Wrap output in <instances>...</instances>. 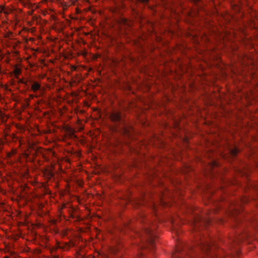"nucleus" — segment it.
Masks as SVG:
<instances>
[{
    "mask_svg": "<svg viewBox=\"0 0 258 258\" xmlns=\"http://www.w3.org/2000/svg\"><path fill=\"white\" fill-rule=\"evenodd\" d=\"M210 223H211V220L209 219L204 220V221H203V224L205 226L210 224Z\"/></svg>",
    "mask_w": 258,
    "mask_h": 258,
    "instance_id": "6e6552de",
    "label": "nucleus"
},
{
    "mask_svg": "<svg viewBox=\"0 0 258 258\" xmlns=\"http://www.w3.org/2000/svg\"><path fill=\"white\" fill-rule=\"evenodd\" d=\"M235 212H236V213H237V214L239 213V212L238 210H236V211Z\"/></svg>",
    "mask_w": 258,
    "mask_h": 258,
    "instance_id": "a211bd4d",
    "label": "nucleus"
},
{
    "mask_svg": "<svg viewBox=\"0 0 258 258\" xmlns=\"http://www.w3.org/2000/svg\"><path fill=\"white\" fill-rule=\"evenodd\" d=\"M194 37H195V38L196 37V34H195ZM195 44H196V40L195 39Z\"/></svg>",
    "mask_w": 258,
    "mask_h": 258,
    "instance_id": "5701e85b",
    "label": "nucleus"
},
{
    "mask_svg": "<svg viewBox=\"0 0 258 258\" xmlns=\"http://www.w3.org/2000/svg\"><path fill=\"white\" fill-rule=\"evenodd\" d=\"M155 229V226L152 227L149 225L144 226L143 230V235L145 236V239L146 241L151 245H153L154 243V238L156 237L154 230Z\"/></svg>",
    "mask_w": 258,
    "mask_h": 258,
    "instance_id": "f03ea898",
    "label": "nucleus"
},
{
    "mask_svg": "<svg viewBox=\"0 0 258 258\" xmlns=\"http://www.w3.org/2000/svg\"><path fill=\"white\" fill-rule=\"evenodd\" d=\"M145 223H147V224L145 226H148L149 224V225L151 226L150 225L151 224L149 222H147V221H145Z\"/></svg>",
    "mask_w": 258,
    "mask_h": 258,
    "instance_id": "ddd939ff",
    "label": "nucleus"
},
{
    "mask_svg": "<svg viewBox=\"0 0 258 258\" xmlns=\"http://www.w3.org/2000/svg\"><path fill=\"white\" fill-rule=\"evenodd\" d=\"M30 97L31 98H33L35 97V96L34 95H30Z\"/></svg>",
    "mask_w": 258,
    "mask_h": 258,
    "instance_id": "2eb2a0df",
    "label": "nucleus"
},
{
    "mask_svg": "<svg viewBox=\"0 0 258 258\" xmlns=\"http://www.w3.org/2000/svg\"><path fill=\"white\" fill-rule=\"evenodd\" d=\"M21 73V70L20 68L18 67H16L14 70V73L16 77L17 78V76L19 75Z\"/></svg>",
    "mask_w": 258,
    "mask_h": 258,
    "instance_id": "423d86ee",
    "label": "nucleus"
},
{
    "mask_svg": "<svg viewBox=\"0 0 258 258\" xmlns=\"http://www.w3.org/2000/svg\"><path fill=\"white\" fill-rule=\"evenodd\" d=\"M237 220V223H240V221H239V219H238V220Z\"/></svg>",
    "mask_w": 258,
    "mask_h": 258,
    "instance_id": "412c9836",
    "label": "nucleus"
},
{
    "mask_svg": "<svg viewBox=\"0 0 258 258\" xmlns=\"http://www.w3.org/2000/svg\"><path fill=\"white\" fill-rule=\"evenodd\" d=\"M109 117L112 121L116 123V130L117 132L124 136L131 137L133 132V128L124 122L121 112L113 111L110 113Z\"/></svg>",
    "mask_w": 258,
    "mask_h": 258,
    "instance_id": "f257e3e1",
    "label": "nucleus"
},
{
    "mask_svg": "<svg viewBox=\"0 0 258 258\" xmlns=\"http://www.w3.org/2000/svg\"><path fill=\"white\" fill-rule=\"evenodd\" d=\"M194 14H195V16H196V10H195Z\"/></svg>",
    "mask_w": 258,
    "mask_h": 258,
    "instance_id": "393cba45",
    "label": "nucleus"
},
{
    "mask_svg": "<svg viewBox=\"0 0 258 258\" xmlns=\"http://www.w3.org/2000/svg\"><path fill=\"white\" fill-rule=\"evenodd\" d=\"M180 251V249L179 248H178V249H176V252L177 253H179Z\"/></svg>",
    "mask_w": 258,
    "mask_h": 258,
    "instance_id": "4468645a",
    "label": "nucleus"
},
{
    "mask_svg": "<svg viewBox=\"0 0 258 258\" xmlns=\"http://www.w3.org/2000/svg\"><path fill=\"white\" fill-rule=\"evenodd\" d=\"M180 256H181L180 255H178V254H176H176H174L172 256L173 258H180Z\"/></svg>",
    "mask_w": 258,
    "mask_h": 258,
    "instance_id": "1a4fd4ad",
    "label": "nucleus"
},
{
    "mask_svg": "<svg viewBox=\"0 0 258 258\" xmlns=\"http://www.w3.org/2000/svg\"><path fill=\"white\" fill-rule=\"evenodd\" d=\"M2 11H4V13L5 14H8V13L7 12H6V11H4V8H3V9H2Z\"/></svg>",
    "mask_w": 258,
    "mask_h": 258,
    "instance_id": "f8f14e48",
    "label": "nucleus"
},
{
    "mask_svg": "<svg viewBox=\"0 0 258 258\" xmlns=\"http://www.w3.org/2000/svg\"><path fill=\"white\" fill-rule=\"evenodd\" d=\"M137 258H144L142 255H139L137 256Z\"/></svg>",
    "mask_w": 258,
    "mask_h": 258,
    "instance_id": "dca6fc26",
    "label": "nucleus"
},
{
    "mask_svg": "<svg viewBox=\"0 0 258 258\" xmlns=\"http://www.w3.org/2000/svg\"><path fill=\"white\" fill-rule=\"evenodd\" d=\"M219 163L215 160L212 159L209 163L207 167V170L212 176H214L215 172V168H218Z\"/></svg>",
    "mask_w": 258,
    "mask_h": 258,
    "instance_id": "7ed1b4c3",
    "label": "nucleus"
},
{
    "mask_svg": "<svg viewBox=\"0 0 258 258\" xmlns=\"http://www.w3.org/2000/svg\"><path fill=\"white\" fill-rule=\"evenodd\" d=\"M40 88V84L36 82H34L31 86V89L34 92H36L38 90H39Z\"/></svg>",
    "mask_w": 258,
    "mask_h": 258,
    "instance_id": "20e7f679",
    "label": "nucleus"
},
{
    "mask_svg": "<svg viewBox=\"0 0 258 258\" xmlns=\"http://www.w3.org/2000/svg\"><path fill=\"white\" fill-rule=\"evenodd\" d=\"M196 221H197V217H196V215H195V220H194V221H195V231H196V227L197 226H196Z\"/></svg>",
    "mask_w": 258,
    "mask_h": 258,
    "instance_id": "9d476101",
    "label": "nucleus"
},
{
    "mask_svg": "<svg viewBox=\"0 0 258 258\" xmlns=\"http://www.w3.org/2000/svg\"><path fill=\"white\" fill-rule=\"evenodd\" d=\"M143 220H144V219H142V220L141 221V222H144Z\"/></svg>",
    "mask_w": 258,
    "mask_h": 258,
    "instance_id": "b1692460",
    "label": "nucleus"
},
{
    "mask_svg": "<svg viewBox=\"0 0 258 258\" xmlns=\"http://www.w3.org/2000/svg\"><path fill=\"white\" fill-rule=\"evenodd\" d=\"M237 220V223H240V221H239V219H238V220Z\"/></svg>",
    "mask_w": 258,
    "mask_h": 258,
    "instance_id": "6ab92c4d",
    "label": "nucleus"
},
{
    "mask_svg": "<svg viewBox=\"0 0 258 258\" xmlns=\"http://www.w3.org/2000/svg\"><path fill=\"white\" fill-rule=\"evenodd\" d=\"M237 220V223H240V221H239V219H238V220Z\"/></svg>",
    "mask_w": 258,
    "mask_h": 258,
    "instance_id": "aec40b11",
    "label": "nucleus"
},
{
    "mask_svg": "<svg viewBox=\"0 0 258 258\" xmlns=\"http://www.w3.org/2000/svg\"><path fill=\"white\" fill-rule=\"evenodd\" d=\"M237 220V223H240V221H239V219H238V220Z\"/></svg>",
    "mask_w": 258,
    "mask_h": 258,
    "instance_id": "4be33fe9",
    "label": "nucleus"
},
{
    "mask_svg": "<svg viewBox=\"0 0 258 258\" xmlns=\"http://www.w3.org/2000/svg\"><path fill=\"white\" fill-rule=\"evenodd\" d=\"M238 152V150L237 148L232 149L230 150V153L231 155L233 156H235L237 155Z\"/></svg>",
    "mask_w": 258,
    "mask_h": 258,
    "instance_id": "0eeeda50",
    "label": "nucleus"
},
{
    "mask_svg": "<svg viewBox=\"0 0 258 258\" xmlns=\"http://www.w3.org/2000/svg\"><path fill=\"white\" fill-rule=\"evenodd\" d=\"M212 244H214V243L212 240H211L210 242H207L206 244V247H205L206 249V250L211 251Z\"/></svg>",
    "mask_w": 258,
    "mask_h": 258,
    "instance_id": "39448f33",
    "label": "nucleus"
},
{
    "mask_svg": "<svg viewBox=\"0 0 258 258\" xmlns=\"http://www.w3.org/2000/svg\"><path fill=\"white\" fill-rule=\"evenodd\" d=\"M142 3H147L149 0H140Z\"/></svg>",
    "mask_w": 258,
    "mask_h": 258,
    "instance_id": "9b49d317",
    "label": "nucleus"
},
{
    "mask_svg": "<svg viewBox=\"0 0 258 258\" xmlns=\"http://www.w3.org/2000/svg\"><path fill=\"white\" fill-rule=\"evenodd\" d=\"M200 0H195V5L197 2H199Z\"/></svg>",
    "mask_w": 258,
    "mask_h": 258,
    "instance_id": "f3484780",
    "label": "nucleus"
}]
</instances>
